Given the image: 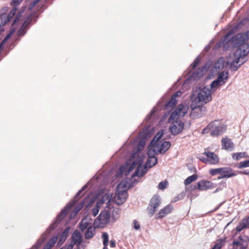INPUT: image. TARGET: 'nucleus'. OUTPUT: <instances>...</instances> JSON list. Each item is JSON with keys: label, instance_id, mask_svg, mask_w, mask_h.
Returning a JSON list of instances; mask_svg holds the SVG:
<instances>
[{"label": "nucleus", "instance_id": "338daca9", "mask_svg": "<svg viewBox=\"0 0 249 249\" xmlns=\"http://www.w3.org/2000/svg\"><path fill=\"white\" fill-rule=\"evenodd\" d=\"M52 247L49 245L48 243H47L45 246L44 247L43 249H51Z\"/></svg>", "mask_w": 249, "mask_h": 249}, {"label": "nucleus", "instance_id": "4be33fe9", "mask_svg": "<svg viewBox=\"0 0 249 249\" xmlns=\"http://www.w3.org/2000/svg\"><path fill=\"white\" fill-rule=\"evenodd\" d=\"M222 146L223 148L231 151L233 149V143L231 139L227 138L222 140Z\"/></svg>", "mask_w": 249, "mask_h": 249}, {"label": "nucleus", "instance_id": "c85d7f7f", "mask_svg": "<svg viewBox=\"0 0 249 249\" xmlns=\"http://www.w3.org/2000/svg\"><path fill=\"white\" fill-rule=\"evenodd\" d=\"M242 53V51H241V49H237L236 51L233 53L234 56L235 57V59H234L231 63L234 64H238L240 62V58L241 57V53Z\"/></svg>", "mask_w": 249, "mask_h": 249}, {"label": "nucleus", "instance_id": "680f3d73", "mask_svg": "<svg viewBox=\"0 0 249 249\" xmlns=\"http://www.w3.org/2000/svg\"><path fill=\"white\" fill-rule=\"evenodd\" d=\"M110 246L112 248H115L116 247L115 241L114 240H111L110 242Z\"/></svg>", "mask_w": 249, "mask_h": 249}, {"label": "nucleus", "instance_id": "c03bdc74", "mask_svg": "<svg viewBox=\"0 0 249 249\" xmlns=\"http://www.w3.org/2000/svg\"><path fill=\"white\" fill-rule=\"evenodd\" d=\"M119 212H120V210L119 209H117V208L115 209L113 208H111V217L115 219L116 216H118L119 215Z\"/></svg>", "mask_w": 249, "mask_h": 249}, {"label": "nucleus", "instance_id": "6e6d98bb", "mask_svg": "<svg viewBox=\"0 0 249 249\" xmlns=\"http://www.w3.org/2000/svg\"><path fill=\"white\" fill-rule=\"evenodd\" d=\"M15 29L13 28L10 30V32L6 36V37L8 38V39L10 38V37L13 35L14 32H15Z\"/></svg>", "mask_w": 249, "mask_h": 249}, {"label": "nucleus", "instance_id": "bb28decb", "mask_svg": "<svg viewBox=\"0 0 249 249\" xmlns=\"http://www.w3.org/2000/svg\"><path fill=\"white\" fill-rule=\"evenodd\" d=\"M95 229L94 227L90 226L87 229L85 234V238L89 239L91 238L95 234Z\"/></svg>", "mask_w": 249, "mask_h": 249}, {"label": "nucleus", "instance_id": "dca6fc26", "mask_svg": "<svg viewBox=\"0 0 249 249\" xmlns=\"http://www.w3.org/2000/svg\"><path fill=\"white\" fill-rule=\"evenodd\" d=\"M226 126L223 124L214 126V122H213V127L212 128L210 134L212 136H218L222 134L226 130Z\"/></svg>", "mask_w": 249, "mask_h": 249}, {"label": "nucleus", "instance_id": "a18cd8bd", "mask_svg": "<svg viewBox=\"0 0 249 249\" xmlns=\"http://www.w3.org/2000/svg\"><path fill=\"white\" fill-rule=\"evenodd\" d=\"M99 211V203L97 202L96 206L92 209V215L94 217L96 216Z\"/></svg>", "mask_w": 249, "mask_h": 249}, {"label": "nucleus", "instance_id": "f704fd0d", "mask_svg": "<svg viewBox=\"0 0 249 249\" xmlns=\"http://www.w3.org/2000/svg\"><path fill=\"white\" fill-rule=\"evenodd\" d=\"M223 85L222 83L218 81L217 79L213 80L211 84V90H213L214 89H216L218 87Z\"/></svg>", "mask_w": 249, "mask_h": 249}, {"label": "nucleus", "instance_id": "cd10ccee", "mask_svg": "<svg viewBox=\"0 0 249 249\" xmlns=\"http://www.w3.org/2000/svg\"><path fill=\"white\" fill-rule=\"evenodd\" d=\"M70 230V228L69 227H68L65 228V229L64 230V231L62 232V233L60 236L59 242L63 243L66 240L69 235V232Z\"/></svg>", "mask_w": 249, "mask_h": 249}, {"label": "nucleus", "instance_id": "ea45409f", "mask_svg": "<svg viewBox=\"0 0 249 249\" xmlns=\"http://www.w3.org/2000/svg\"><path fill=\"white\" fill-rule=\"evenodd\" d=\"M27 31L26 28L21 25L18 31V36H24L27 33Z\"/></svg>", "mask_w": 249, "mask_h": 249}, {"label": "nucleus", "instance_id": "2f4dec72", "mask_svg": "<svg viewBox=\"0 0 249 249\" xmlns=\"http://www.w3.org/2000/svg\"><path fill=\"white\" fill-rule=\"evenodd\" d=\"M198 178V176L196 174H194L188 177L184 181V184L188 185L191 184L192 182L196 180Z\"/></svg>", "mask_w": 249, "mask_h": 249}, {"label": "nucleus", "instance_id": "f8f14e48", "mask_svg": "<svg viewBox=\"0 0 249 249\" xmlns=\"http://www.w3.org/2000/svg\"><path fill=\"white\" fill-rule=\"evenodd\" d=\"M111 208L107 207L100 213L97 217V219L102 224H106L109 222L110 217Z\"/></svg>", "mask_w": 249, "mask_h": 249}, {"label": "nucleus", "instance_id": "c9c22d12", "mask_svg": "<svg viewBox=\"0 0 249 249\" xmlns=\"http://www.w3.org/2000/svg\"><path fill=\"white\" fill-rule=\"evenodd\" d=\"M32 17L33 15L30 14L28 15L26 18H25L24 22L22 23V25L24 26L25 28H27L28 26L31 23L32 20Z\"/></svg>", "mask_w": 249, "mask_h": 249}, {"label": "nucleus", "instance_id": "603ef678", "mask_svg": "<svg viewBox=\"0 0 249 249\" xmlns=\"http://www.w3.org/2000/svg\"><path fill=\"white\" fill-rule=\"evenodd\" d=\"M166 187V182L161 181L159 184V187L160 189H164Z\"/></svg>", "mask_w": 249, "mask_h": 249}, {"label": "nucleus", "instance_id": "6ab92c4d", "mask_svg": "<svg viewBox=\"0 0 249 249\" xmlns=\"http://www.w3.org/2000/svg\"><path fill=\"white\" fill-rule=\"evenodd\" d=\"M173 207L171 205H168L164 208L161 209L160 211L156 215V217L157 219L162 218L164 217L166 215L169 213Z\"/></svg>", "mask_w": 249, "mask_h": 249}, {"label": "nucleus", "instance_id": "a19ab883", "mask_svg": "<svg viewBox=\"0 0 249 249\" xmlns=\"http://www.w3.org/2000/svg\"><path fill=\"white\" fill-rule=\"evenodd\" d=\"M221 171V167L218 168H214V169H211L209 170V173L212 176H214L217 174H219L220 175Z\"/></svg>", "mask_w": 249, "mask_h": 249}, {"label": "nucleus", "instance_id": "4468645a", "mask_svg": "<svg viewBox=\"0 0 249 249\" xmlns=\"http://www.w3.org/2000/svg\"><path fill=\"white\" fill-rule=\"evenodd\" d=\"M72 241L68 245L67 249H72L75 244H80L82 242V236L78 230H75L71 235Z\"/></svg>", "mask_w": 249, "mask_h": 249}, {"label": "nucleus", "instance_id": "f3484780", "mask_svg": "<svg viewBox=\"0 0 249 249\" xmlns=\"http://www.w3.org/2000/svg\"><path fill=\"white\" fill-rule=\"evenodd\" d=\"M202 154L207 157L208 162L210 164H215L219 162V158L214 152L205 151Z\"/></svg>", "mask_w": 249, "mask_h": 249}, {"label": "nucleus", "instance_id": "c756f323", "mask_svg": "<svg viewBox=\"0 0 249 249\" xmlns=\"http://www.w3.org/2000/svg\"><path fill=\"white\" fill-rule=\"evenodd\" d=\"M248 155L246 152L234 153L232 154V158L233 159L238 160L242 158H246Z\"/></svg>", "mask_w": 249, "mask_h": 249}, {"label": "nucleus", "instance_id": "f257e3e1", "mask_svg": "<svg viewBox=\"0 0 249 249\" xmlns=\"http://www.w3.org/2000/svg\"><path fill=\"white\" fill-rule=\"evenodd\" d=\"M157 154L156 150L155 148H150L148 152V158L143 168L142 167L143 159L140 157L138 158L139 167L136 169L132 175V177L143 176L147 171V167L151 168L155 166L158 162V159L155 156Z\"/></svg>", "mask_w": 249, "mask_h": 249}, {"label": "nucleus", "instance_id": "473e14b6", "mask_svg": "<svg viewBox=\"0 0 249 249\" xmlns=\"http://www.w3.org/2000/svg\"><path fill=\"white\" fill-rule=\"evenodd\" d=\"M224 59L223 57L219 58L217 62L215 63L214 67L216 69H222L224 68Z\"/></svg>", "mask_w": 249, "mask_h": 249}, {"label": "nucleus", "instance_id": "e433bc0d", "mask_svg": "<svg viewBox=\"0 0 249 249\" xmlns=\"http://www.w3.org/2000/svg\"><path fill=\"white\" fill-rule=\"evenodd\" d=\"M103 239L104 247H107L108 244V235L107 232H103L102 235Z\"/></svg>", "mask_w": 249, "mask_h": 249}, {"label": "nucleus", "instance_id": "3c124183", "mask_svg": "<svg viewBox=\"0 0 249 249\" xmlns=\"http://www.w3.org/2000/svg\"><path fill=\"white\" fill-rule=\"evenodd\" d=\"M236 173L237 174V175L238 174H244V175H249V170H244L243 171H236Z\"/></svg>", "mask_w": 249, "mask_h": 249}, {"label": "nucleus", "instance_id": "72a5a7b5", "mask_svg": "<svg viewBox=\"0 0 249 249\" xmlns=\"http://www.w3.org/2000/svg\"><path fill=\"white\" fill-rule=\"evenodd\" d=\"M84 201L81 202L77 206L74 208L72 214H73L74 215H75L83 208L84 205Z\"/></svg>", "mask_w": 249, "mask_h": 249}, {"label": "nucleus", "instance_id": "5fc2aeb1", "mask_svg": "<svg viewBox=\"0 0 249 249\" xmlns=\"http://www.w3.org/2000/svg\"><path fill=\"white\" fill-rule=\"evenodd\" d=\"M155 112V108H153L150 112L147 114V115L146 117V118L148 120L150 119L152 116L154 114V113Z\"/></svg>", "mask_w": 249, "mask_h": 249}, {"label": "nucleus", "instance_id": "0e129e2a", "mask_svg": "<svg viewBox=\"0 0 249 249\" xmlns=\"http://www.w3.org/2000/svg\"><path fill=\"white\" fill-rule=\"evenodd\" d=\"M35 6V5L33 3V2H32L28 7V10H31Z\"/></svg>", "mask_w": 249, "mask_h": 249}, {"label": "nucleus", "instance_id": "aec40b11", "mask_svg": "<svg viewBox=\"0 0 249 249\" xmlns=\"http://www.w3.org/2000/svg\"><path fill=\"white\" fill-rule=\"evenodd\" d=\"M249 226V216L243 218L236 227L235 230L236 232H240L243 229Z\"/></svg>", "mask_w": 249, "mask_h": 249}, {"label": "nucleus", "instance_id": "7c9ffc66", "mask_svg": "<svg viewBox=\"0 0 249 249\" xmlns=\"http://www.w3.org/2000/svg\"><path fill=\"white\" fill-rule=\"evenodd\" d=\"M177 102V99L171 97L170 99L165 104V108L167 109L172 108L176 104Z\"/></svg>", "mask_w": 249, "mask_h": 249}, {"label": "nucleus", "instance_id": "0eeeda50", "mask_svg": "<svg viewBox=\"0 0 249 249\" xmlns=\"http://www.w3.org/2000/svg\"><path fill=\"white\" fill-rule=\"evenodd\" d=\"M192 108L191 115L196 118H199L202 116L206 111V107L202 105H199V103L192 101L190 105Z\"/></svg>", "mask_w": 249, "mask_h": 249}, {"label": "nucleus", "instance_id": "69168bd1", "mask_svg": "<svg viewBox=\"0 0 249 249\" xmlns=\"http://www.w3.org/2000/svg\"><path fill=\"white\" fill-rule=\"evenodd\" d=\"M8 39H9L5 36L1 42L0 44L3 46V44L5 43Z\"/></svg>", "mask_w": 249, "mask_h": 249}, {"label": "nucleus", "instance_id": "f03ea898", "mask_svg": "<svg viewBox=\"0 0 249 249\" xmlns=\"http://www.w3.org/2000/svg\"><path fill=\"white\" fill-rule=\"evenodd\" d=\"M230 36V33L227 34L225 36L224 41H227L228 45L230 43L233 48L243 50L244 48L245 49L246 48L245 45L249 46V43L248 42L249 39V32L238 34L233 36L231 39L228 41Z\"/></svg>", "mask_w": 249, "mask_h": 249}, {"label": "nucleus", "instance_id": "052dcab7", "mask_svg": "<svg viewBox=\"0 0 249 249\" xmlns=\"http://www.w3.org/2000/svg\"><path fill=\"white\" fill-rule=\"evenodd\" d=\"M199 160L200 161H202L204 163H206L208 162V160L207 158H205L202 156H200Z\"/></svg>", "mask_w": 249, "mask_h": 249}, {"label": "nucleus", "instance_id": "13d9d810", "mask_svg": "<svg viewBox=\"0 0 249 249\" xmlns=\"http://www.w3.org/2000/svg\"><path fill=\"white\" fill-rule=\"evenodd\" d=\"M181 95V92L180 91H178L176 92L172 96L173 98H174V99H176L177 97L180 96Z\"/></svg>", "mask_w": 249, "mask_h": 249}, {"label": "nucleus", "instance_id": "9b49d317", "mask_svg": "<svg viewBox=\"0 0 249 249\" xmlns=\"http://www.w3.org/2000/svg\"><path fill=\"white\" fill-rule=\"evenodd\" d=\"M17 8L15 6L10 11L8 14L3 13L0 15V28L1 29L15 15L17 12Z\"/></svg>", "mask_w": 249, "mask_h": 249}, {"label": "nucleus", "instance_id": "37998d69", "mask_svg": "<svg viewBox=\"0 0 249 249\" xmlns=\"http://www.w3.org/2000/svg\"><path fill=\"white\" fill-rule=\"evenodd\" d=\"M213 127V122L210 123L207 126L203 129L202 132L203 134L208 133L212 130V128Z\"/></svg>", "mask_w": 249, "mask_h": 249}, {"label": "nucleus", "instance_id": "bf43d9fd", "mask_svg": "<svg viewBox=\"0 0 249 249\" xmlns=\"http://www.w3.org/2000/svg\"><path fill=\"white\" fill-rule=\"evenodd\" d=\"M22 2V0H12V4H13L14 7L17 6V5L19 4Z\"/></svg>", "mask_w": 249, "mask_h": 249}, {"label": "nucleus", "instance_id": "ddd939ff", "mask_svg": "<svg viewBox=\"0 0 249 249\" xmlns=\"http://www.w3.org/2000/svg\"><path fill=\"white\" fill-rule=\"evenodd\" d=\"M213 183L211 181L202 180L198 181L195 185H192L190 187L192 188V190L197 189L199 191H206L210 188H212Z\"/></svg>", "mask_w": 249, "mask_h": 249}, {"label": "nucleus", "instance_id": "20e7f679", "mask_svg": "<svg viewBox=\"0 0 249 249\" xmlns=\"http://www.w3.org/2000/svg\"><path fill=\"white\" fill-rule=\"evenodd\" d=\"M82 192L79 190L75 194L74 199L72 201L70 202L69 204L66 206L60 212L56 217L55 221L49 226V229L51 230H53L57 227L58 224L60 222L63 218L66 216L69 211L75 205L78 198Z\"/></svg>", "mask_w": 249, "mask_h": 249}, {"label": "nucleus", "instance_id": "393cba45", "mask_svg": "<svg viewBox=\"0 0 249 249\" xmlns=\"http://www.w3.org/2000/svg\"><path fill=\"white\" fill-rule=\"evenodd\" d=\"M203 75L202 70L198 69L195 71H194L190 76L189 79L193 80H196L201 78Z\"/></svg>", "mask_w": 249, "mask_h": 249}, {"label": "nucleus", "instance_id": "a878e982", "mask_svg": "<svg viewBox=\"0 0 249 249\" xmlns=\"http://www.w3.org/2000/svg\"><path fill=\"white\" fill-rule=\"evenodd\" d=\"M228 71L225 72L223 71L219 74L216 79L223 84H224L228 79Z\"/></svg>", "mask_w": 249, "mask_h": 249}, {"label": "nucleus", "instance_id": "09e8293b", "mask_svg": "<svg viewBox=\"0 0 249 249\" xmlns=\"http://www.w3.org/2000/svg\"><path fill=\"white\" fill-rule=\"evenodd\" d=\"M133 223L134 224V228L136 230H138L140 229V225L139 224V223L136 220H134L133 221Z\"/></svg>", "mask_w": 249, "mask_h": 249}, {"label": "nucleus", "instance_id": "4c0bfd02", "mask_svg": "<svg viewBox=\"0 0 249 249\" xmlns=\"http://www.w3.org/2000/svg\"><path fill=\"white\" fill-rule=\"evenodd\" d=\"M248 167H249V160H245L243 161H241L237 165V167L239 169Z\"/></svg>", "mask_w": 249, "mask_h": 249}, {"label": "nucleus", "instance_id": "423d86ee", "mask_svg": "<svg viewBox=\"0 0 249 249\" xmlns=\"http://www.w3.org/2000/svg\"><path fill=\"white\" fill-rule=\"evenodd\" d=\"M249 243V237L245 235H241L233 241L232 249H247Z\"/></svg>", "mask_w": 249, "mask_h": 249}, {"label": "nucleus", "instance_id": "774afa93", "mask_svg": "<svg viewBox=\"0 0 249 249\" xmlns=\"http://www.w3.org/2000/svg\"><path fill=\"white\" fill-rule=\"evenodd\" d=\"M88 187V185L85 184L84 185L82 188L80 189L81 191L83 192L84 190H85Z\"/></svg>", "mask_w": 249, "mask_h": 249}, {"label": "nucleus", "instance_id": "49530a36", "mask_svg": "<svg viewBox=\"0 0 249 249\" xmlns=\"http://www.w3.org/2000/svg\"><path fill=\"white\" fill-rule=\"evenodd\" d=\"M57 240V236H53L49 240L47 243L52 247L55 245Z\"/></svg>", "mask_w": 249, "mask_h": 249}, {"label": "nucleus", "instance_id": "2eb2a0df", "mask_svg": "<svg viewBox=\"0 0 249 249\" xmlns=\"http://www.w3.org/2000/svg\"><path fill=\"white\" fill-rule=\"evenodd\" d=\"M185 113L186 112L183 111V106L182 105H179L171 113L169 118V121L174 120L176 119H178L180 117H183Z\"/></svg>", "mask_w": 249, "mask_h": 249}, {"label": "nucleus", "instance_id": "b1692460", "mask_svg": "<svg viewBox=\"0 0 249 249\" xmlns=\"http://www.w3.org/2000/svg\"><path fill=\"white\" fill-rule=\"evenodd\" d=\"M163 131L161 130L158 132V133L154 136V138L150 142V146H153L154 144H157L160 141L161 138L163 136Z\"/></svg>", "mask_w": 249, "mask_h": 249}, {"label": "nucleus", "instance_id": "4d7b16f0", "mask_svg": "<svg viewBox=\"0 0 249 249\" xmlns=\"http://www.w3.org/2000/svg\"><path fill=\"white\" fill-rule=\"evenodd\" d=\"M183 195L180 194L178 196H176L174 198L173 201L175 202H177V201H178L179 200L183 198Z\"/></svg>", "mask_w": 249, "mask_h": 249}, {"label": "nucleus", "instance_id": "5701e85b", "mask_svg": "<svg viewBox=\"0 0 249 249\" xmlns=\"http://www.w3.org/2000/svg\"><path fill=\"white\" fill-rule=\"evenodd\" d=\"M245 47L247 48L245 49L244 48L243 50H241V51H242V53H241V57L240 58V62H241L240 64L241 65L247 61L248 59L247 58V55L249 53V46L245 45Z\"/></svg>", "mask_w": 249, "mask_h": 249}, {"label": "nucleus", "instance_id": "39448f33", "mask_svg": "<svg viewBox=\"0 0 249 249\" xmlns=\"http://www.w3.org/2000/svg\"><path fill=\"white\" fill-rule=\"evenodd\" d=\"M129 187L125 181H122L118 184L114 197L115 202L118 205H122L126 201L128 196L127 190Z\"/></svg>", "mask_w": 249, "mask_h": 249}, {"label": "nucleus", "instance_id": "412c9836", "mask_svg": "<svg viewBox=\"0 0 249 249\" xmlns=\"http://www.w3.org/2000/svg\"><path fill=\"white\" fill-rule=\"evenodd\" d=\"M144 142L143 141H141L138 145L133 148L132 153L131 155V158L134 160L136 157V155L141 152L144 148Z\"/></svg>", "mask_w": 249, "mask_h": 249}, {"label": "nucleus", "instance_id": "1a4fd4ad", "mask_svg": "<svg viewBox=\"0 0 249 249\" xmlns=\"http://www.w3.org/2000/svg\"><path fill=\"white\" fill-rule=\"evenodd\" d=\"M184 126V123L180 120L174 121L171 123L169 126V130L171 133L176 136L183 130Z\"/></svg>", "mask_w": 249, "mask_h": 249}, {"label": "nucleus", "instance_id": "e2e57ef3", "mask_svg": "<svg viewBox=\"0 0 249 249\" xmlns=\"http://www.w3.org/2000/svg\"><path fill=\"white\" fill-rule=\"evenodd\" d=\"M221 246L219 244H216L212 249H220Z\"/></svg>", "mask_w": 249, "mask_h": 249}, {"label": "nucleus", "instance_id": "de8ad7c7", "mask_svg": "<svg viewBox=\"0 0 249 249\" xmlns=\"http://www.w3.org/2000/svg\"><path fill=\"white\" fill-rule=\"evenodd\" d=\"M241 64H239V65H235L234 63L231 62L230 64V69L232 70V71H236L240 67Z\"/></svg>", "mask_w": 249, "mask_h": 249}, {"label": "nucleus", "instance_id": "9d476101", "mask_svg": "<svg viewBox=\"0 0 249 249\" xmlns=\"http://www.w3.org/2000/svg\"><path fill=\"white\" fill-rule=\"evenodd\" d=\"M171 145L170 142L163 141V140H161L160 142L152 146L151 148H155L156 150L157 153L162 154L165 153L170 148Z\"/></svg>", "mask_w": 249, "mask_h": 249}, {"label": "nucleus", "instance_id": "79ce46f5", "mask_svg": "<svg viewBox=\"0 0 249 249\" xmlns=\"http://www.w3.org/2000/svg\"><path fill=\"white\" fill-rule=\"evenodd\" d=\"M83 221L84 219H82L79 224V227L82 231H85L89 225V223L87 222L83 223Z\"/></svg>", "mask_w": 249, "mask_h": 249}, {"label": "nucleus", "instance_id": "7ed1b4c3", "mask_svg": "<svg viewBox=\"0 0 249 249\" xmlns=\"http://www.w3.org/2000/svg\"><path fill=\"white\" fill-rule=\"evenodd\" d=\"M191 98L194 103L196 102L206 104L212 100V90L208 87L205 86L199 89L196 95L195 93L192 94Z\"/></svg>", "mask_w": 249, "mask_h": 249}, {"label": "nucleus", "instance_id": "864d4df0", "mask_svg": "<svg viewBox=\"0 0 249 249\" xmlns=\"http://www.w3.org/2000/svg\"><path fill=\"white\" fill-rule=\"evenodd\" d=\"M199 62V59H198V56L197 57L194 61L193 63L191 65V66L192 67V69H194L197 63Z\"/></svg>", "mask_w": 249, "mask_h": 249}, {"label": "nucleus", "instance_id": "6e6552de", "mask_svg": "<svg viewBox=\"0 0 249 249\" xmlns=\"http://www.w3.org/2000/svg\"><path fill=\"white\" fill-rule=\"evenodd\" d=\"M160 204V197L157 195H155L151 199L149 204V207L147 208L148 213L149 215L151 217L157 211V208Z\"/></svg>", "mask_w": 249, "mask_h": 249}, {"label": "nucleus", "instance_id": "a211bd4d", "mask_svg": "<svg viewBox=\"0 0 249 249\" xmlns=\"http://www.w3.org/2000/svg\"><path fill=\"white\" fill-rule=\"evenodd\" d=\"M220 175L224 176L223 177L225 178H230L237 175L235 171L230 167H221Z\"/></svg>", "mask_w": 249, "mask_h": 249}, {"label": "nucleus", "instance_id": "58836bf2", "mask_svg": "<svg viewBox=\"0 0 249 249\" xmlns=\"http://www.w3.org/2000/svg\"><path fill=\"white\" fill-rule=\"evenodd\" d=\"M137 167V169L139 167L138 158L133 160L131 165L129 166L128 171L129 172L133 170Z\"/></svg>", "mask_w": 249, "mask_h": 249}, {"label": "nucleus", "instance_id": "8fccbe9b", "mask_svg": "<svg viewBox=\"0 0 249 249\" xmlns=\"http://www.w3.org/2000/svg\"><path fill=\"white\" fill-rule=\"evenodd\" d=\"M21 12L18 13L15 17V18L14 19L13 24H16L17 22H18L19 21V18L21 17Z\"/></svg>", "mask_w": 249, "mask_h": 249}]
</instances>
